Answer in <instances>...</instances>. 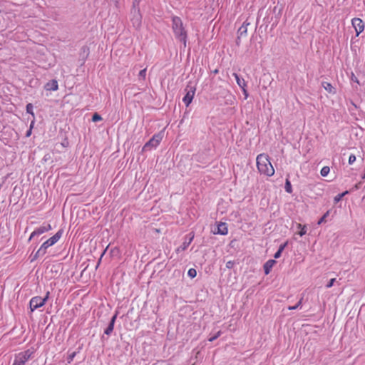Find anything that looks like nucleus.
Instances as JSON below:
<instances>
[{
  "label": "nucleus",
  "instance_id": "obj_1",
  "mask_svg": "<svg viewBox=\"0 0 365 365\" xmlns=\"http://www.w3.org/2000/svg\"><path fill=\"white\" fill-rule=\"evenodd\" d=\"M172 29L175 38L181 42L183 47L185 48L187 46V33L180 17L176 16L172 17Z\"/></svg>",
  "mask_w": 365,
  "mask_h": 365
},
{
  "label": "nucleus",
  "instance_id": "obj_2",
  "mask_svg": "<svg viewBox=\"0 0 365 365\" xmlns=\"http://www.w3.org/2000/svg\"><path fill=\"white\" fill-rule=\"evenodd\" d=\"M257 167L261 174H264L267 176H272L274 173V170L269 161V156L264 153L257 155Z\"/></svg>",
  "mask_w": 365,
  "mask_h": 365
},
{
  "label": "nucleus",
  "instance_id": "obj_3",
  "mask_svg": "<svg viewBox=\"0 0 365 365\" xmlns=\"http://www.w3.org/2000/svg\"><path fill=\"white\" fill-rule=\"evenodd\" d=\"M282 6L279 5H275L272 10H270V13H272L274 16L269 17V14H267L266 17L264 18V21L266 24L271 23L272 29L275 27L279 21V19L282 16Z\"/></svg>",
  "mask_w": 365,
  "mask_h": 365
},
{
  "label": "nucleus",
  "instance_id": "obj_4",
  "mask_svg": "<svg viewBox=\"0 0 365 365\" xmlns=\"http://www.w3.org/2000/svg\"><path fill=\"white\" fill-rule=\"evenodd\" d=\"M49 294L50 292L48 291L44 297H41L39 296L32 297L29 302V307L31 312H33L36 309L42 307L43 305H45V304L46 303L49 298Z\"/></svg>",
  "mask_w": 365,
  "mask_h": 365
},
{
  "label": "nucleus",
  "instance_id": "obj_5",
  "mask_svg": "<svg viewBox=\"0 0 365 365\" xmlns=\"http://www.w3.org/2000/svg\"><path fill=\"white\" fill-rule=\"evenodd\" d=\"M163 135L164 134L163 131L153 135V137L143 145L142 152L148 151L153 148H156L163 140Z\"/></svg>",
  "mask_w": 365,
  "mask_h": 365
},
{
  "label": "nucleus",
  "instance_id": "obj_6",
  "mask_svg": "<svg viewBox=\"0 0 365 365\" xmlns=\"http://www.w3.org/2000/svg\"><path fill=\"white\" fill-rule=\"evenodd\" d=\"M195 86H192L191 82H189L185 89L186 93L182 98V101L187 107L189 106L190 104L192 103L195 93Z\"/></svg>",
  "mask_w": 365,
  "mask_h": 365
},
{
  "label": "nucleus",
  "instance_id": "obj_7",
  "mask_svg": "<svg viewBox=\"0 0 365 365\" xmlns=\"http://www.w3.org/2000/svg\"><path fill=\"white\" fill-rule=\"evenodd\" d=\"M52 229L49 223L44 222L41 227L36 228L30 235L28 241L30 242L34 237L43 234Z\"/></svg>",
  "mask_w": 365,
  "mask_h": 365
},
{
  "label": "nucleus",
  "instance_id": "obj_8",
  "mask_svg": "<svg viewBox=\"0 0 365 365\" xmlns=\"http://www.w3.org/2000/svg\"><path fill=\"white\" fill-rule=\"evenodd\" d=\"M351 24L356 31V36H358L364 30V23L359 18H354L351 20Z\"/></svg>",
  "mask_w": 365,
  "mask_h": 365
},
{
  "label": "nucleus",
  "instance_id": "obj_9",
  "mask_svg": "<svg viewBox=\"0 0 365 365\" xmlns=\"http://www.w3.org/2000/svg\"><path fill=\"white\" fill-rule=\"evenodd\" d=\"M227 232H228V229H227V223L222 222H220L217 224V230L214 231L215 234H218V235H226L227 234Z\"/></svg>",
  "mask_w": 365,
  "mask_h": 365
},
{
  "label": "nucleus",
  "instance_id": "obj_10",
  "mask_svg": "<svg viewBox=\"0 0 365 365\" xmlns=\"http://www.w3.org/2000/svg\"><path fill=\"white\" fill-rule=\"evenodd\" d=\"M63 229H60L53 236L48 239L46 242L50 245L52 246L56 244L59 239L63 235Z\"/></svg>",
  "mask_w": 365,
  "mask_h": 365
},
{
  "label": "nucleus",
  "instance_id": "obj_11",
  "mask_svg": "<svg viewBox=\"0 0 365 365\" xmlns=\"http://www.w3.org/2000/svg\"><path fill=\"white\" fill-rule=\"evenodd\" d=\"M33 354V351L27 349L24 351L19 353L16 354V356L20 358V360H22L24 363H26L31 357Z\"/></svg>",
  "mask_w": 365,
  "mask_h": 365
},
{
  "label": "nucleus",
  "instance_id": "obj_12",
  "mask_svg": "<svg viewBox=\"0 0 365 365\" xmlns=\"http://www.w3.org/2000/svg\"><path fill=\"white\" fill-rule=\"evenodd\" d=\"M277 263V261L274 260V259H269L268 261H267L264 265H263V269H264V274L266 275L269 274L273 267V266Z\"/></svg>",
  "mask_w": 365,
  "mask_h": 365
},
{
  "label": "nucleus",
  "instance_id": "obj_13",
  "mask_svg": "<svg viewBox=\"0 0 365 365\" xmlns=\"http://www.w3.org/2000/svg\"><path fill=\"white\" fill-rule=\"evenodd\" d=\"M46 91H57L58 88V84L56 79L49 81L44 86Z\"/></svg>",
  "mask_w": 365,
  "mask_h": 365
},
{
  "label": "nucleus",
  "instance_id": "obj_14",
  "mask_svg": "<svg viewBox=\"0 0 365 365\" xmlns=\"http://www.w3.org/2000/svg\"><path fill=\"white\" fill-rule=\"evenodd\" d=\"M250 25V23L247 21H245L242 25L239 28L237 31V35L240 36H246L247 33V26Z\"/></svg>",
  "mask_w": 365,
  "mask_h": 365
},
{
  "label": "nucleus",
  "instance_id": "obj_15",
  "mask_svg": "<svg viewBox=\"0 0 365 365\" xmlns=\"http://www.w3.org/2000/svg\"><path fill=\"white\" fill-rule=\"evenodd\" d=\"M322 86L329 93H336V88L330 83L324 81L322 83Z\"/></svg>",
  "mask_w": 365,
  "mask_h": 365
},
{
  "label": "nucleus",
  "instance_id": "obj_16",
  "mask_svg": "<svg viewBox=\"0 0 365 365\" xmlns=\"http://www.w3.org/2000/svg\"><path fill=\"white\" fill-rule=\"evenodd\" d=\"M233 76L235 77V80H236V82L237 83V85L241 88H244V87H247V83L246 81L242 78H241L237 73H234L233 74Z\"/></svg>",
  "mask_w": 365,
  "mask_h": 365
},
{
  "label": "nucleus",
  "instance_id": "obj_17",
  "mask_svg": "<svg viewBox=\"0 0 365 365\" xmlns=\"http://www.w3.org/2000/svg\"><path fill=\"white\" fill-rule=\"evenodd\" d=\"M189 235L190 236L188 239V241H185L182 245L177 250L178 251L181 248L182 250H185L187 248L189 245L192 242L193 238H194V234L192 232L190 233Z\"/></svg>",
  "mask_w": 365,
  "mask_h": 365
},
{
  "label": "nucleus",
  "instance_id": "obj_18",
  "mask_svg": "<svg viewBox=\"0 0 365 365\" xmlns=\"http://www.w3.org/2000/svg\"><path fill=\"white\" fill-rule=\"evenodd\" d=\"M350 192L349 190H345L344 192H341V193H339L337 195H336L334 198V202L335 204H336L337 202H339V201L341 200V199L346 195H348L349 193Z\"/></svg>",
  "mask_w": 365,
  "mask_h": 365
},
{
  "label": "nucleus",
  "instance_id": "obj_19",
  "mask_svg": "<svg viewBox=\"0 0 365 365\" xmlns=\"http://www.w3.org/2000/svg\"><path fill=\"white\" fill-rule=\"evenodd\" d=\"M81 348H82L81 346H79L78 348V351H73V352H72V353H71V354H69L68 355L67 359H66L68 364H71L72 362V361L73 360L74 357L76 356V354L78 353H79V351L81 349Z\"/></svg>",
  "mask_w": 365,
  "mask_h": 365
},
{
  "label": "nucleus",
  "instance_id": "obj_20",
  "mask_svg": "<svg viewBox=\"0 0 365 365\" xmlns=\"http://www.w3.org/2000/svg\"><path fill=\"white\" fill-rule=\"evenodd\" d=\"M41 256H43V254L39 250H38L36 253H32L31 255H30V259H31V262L35 261L36 259H37L39 257H41Z\"/></svg>",
  "mask_w": 365,
  "mask_h": 365
},
{
  "label": "nucleus",
  "instance_id": "obj_21",
  "mask_svg": "<svg viewBox=\"0 0 365 365\" xmlns=\"http://www.w3.org/2000/svg\"><path fill=\"white\" fill-rule=\"evenodd\" d=\"M284 189L287 193L291 194L292 192V184L288 178H287L285 180Z\"/></svg>",
  "mask_w": 365,
  "mask_h": 365
},
{
  "label": "nucleus",
  "instance_id": "obj_22",
  "mask_svg": "<svg viewBox=\"0 0 365 365\" xmlns=\"http://www.w3.org/2000/svg\"><path fill=\"white\" fill-rule=\"evenodd\" d=\"M113 329L114 324H113V322H109L108 327L104 330V334L109 336L113 332Z\"/></svg>",
  "mask_w": 365,
  "mask_h": 365
},
{
  "label": "nucleus",
  "instance_id": "obj_23",
  "mask_svg": "<svg viewBox=\"0 0 365 365\" xmlns=\"http://www.w3.org/2000/svg\"><path fill=\"white\" fill-rule=\"evenodd\" d=\"M33 109H34V106L32 103H29L26 106V113H29V114H31L33 117V118H34V113L33 111Z\"/></svg>",
  "mask_w": 365,
  "mask_h": 365
},
{
  "label": "nucleus",
  "instance_id": "obj_24",
  "mask_svg": "<svg viewBox=\"0 0 365 365\" xmlns=\"http://www.w3.org/2000/svg\"><path fill=\"white\" fill-rule=\"evenodd\" d=\"M297 228L300 229V230L298 232V234L300 236H303V235H304L307 233V226L306 225H302L301 224H297Z\"/></svg>",
  "mask_w": 365,
  "mask_h": 365
},
{
  "label": "nucleus",
  "instance_id": "obj_25",
  "mask_svg": "<svg viewBox=\"0 0 365 365\" xmlns=\"http://www.w3.org/2000/svg\"><path fill=\"white\" fill-rule=\"evenodd\" d=\"M51 247L46 241L41 245L40 248L38 249L43 255L46 253L47 249Z\"/></svg>",
  "mask_w": 365,
  "mask_h": 365
},
{
  "label": "nucleus",
  "instance_id": "obj_26",
  "mask_svg": "<svg viewBox=\"0 0 365 365\" xmlns=\"http://www.w3.org/2000/svg\"><path fill=\"white\" fill-rule=\"evenodd\" d=\"M330 171V168L328 166H324L322 168L320 171V174L323 177H326Z\"/></svg>",
  "mask_w": 365,
  "mask_h": 365
},
{
  "label": "nucleus",
  "instance_id": "obj_27",
  "mask_svg": "<svg viewBox=\"0 0 365 365\" xmlns=\"http://www.w3.org/2000/svg\"><path fill=\"white\" fill-rule=\"evenodd\" d=\"M102 120V117L98 113H94L92 115V121L93 122H98Z\"/></svg>",
  "mask_w": 365,
  "mask_h": 365
},
{
  "label": "nucleus",
  "instance_id": "obj_28",
  "mask_svg": "<svg viewBox=\"0 0 365 365\" xmlns=\"http://www.w3.org/2000/svg\"><path fill=\"white\" fill-rule=\"evenodd\" d=\"M187 275L192 279L195 278L197 275L196 269L194 268H190L187 272Z\"/></svg>",
  "mask_w": 365,
  "mask_h": 365
},
{
  "label": "nucleus",
  "instance_id": "obj_29",
  "mask_svg": "<svg viewBox=\"0 0 365 365\" xmlns=\"http://www.w3.org/2000/svg\"><path fill=\"white\" fill-rule=\"evenodd\" d=\"M329 215V211H327L323 215L322 217L318 221V225H320L323 222H326V219L327 217Z\"/></svg>",
  "mask_w": 365,
  "mask_h": 365
},
{
  "label": "nucleus",
  "instance_id": "obj_30",
  "mask_svg": "<svg viewBox=\"0 0 365 365\" xmlns=\"http://www.w3.org/2000/svg\"><path fill=\"white\" fill-rule=\"evenodd\" d=\"M24 364H25V363L22 360H20V358L16 355L12 365H24Z\"/></svg>",
  "mask_w": 365,
  "mask_h": 365
},
{
  "label": "nucleus",
  "instance_id": "obj_31",
  "mask_svg": "<svg viewBox=\"0 0 365 365\" xmlns=\"http://www.w3.org/2000/svg\"><path fill=\"white\" fill-rule=\"evenodd\" d=\"M302 304V298L299 299V301L294 305V306H289L288 307V309L289 310H295L297 309L299 307H300Z\"/></svg>",
  "mask_w": 365,
  "mask_h": 365
},
{
  "label": "nucleus",
  "instance_id": "obj_32",
  "mask_svg": "<svg viewBox=\"0 0 365 365\" xmlns=\"http://www.w3.org/2000/svg\"><path fill=\"white\" fill-rule=\"evenodd\" d=\"M222 334V331H218L215 334H214L212 336L210 337L208 339V341H215V339H217L219 336H220Z\"/></svg>",
  "mask_w": 365,
  "mask_h": 365
},
{
  "label": "nucleus",
  "instance_id": "obj_33",
  "mask_svg": "<svg viewBox=\"0 0 365 365\" xmlns=\"http://www.w3.org/2000/svg\"><path fill=\"white\" fill-rule=\"evenodd\" d=\"M34 124V120H33L31 123L29 129L26 133V137H29L31 135Z\"/></svg>",
  "mask_w": 365,
  "mask_h": 365
},
{
  "label": "nucleus",
  "instance_id": "obj_34",
  "mask_svg": "<svg viewBox=\"0 0 365 365\" xmlns=\"http://www.w3.org/2000/svg\"><path fill=\"white\" fill-rule=\"evenodd\" d=\"M336 282V279H335V278H332V279H331L328 282V283L327 284L326 287H327V288H330V287H331L334 285V282Z\"/></svg>",
  "mask_w": 365,
  "mask_h": 365
},
{
  "label": "nucleus",
  "instance_id": "obj_35",
  "mask_svg": "<svg viewBox=\"0 0 365 365\" xmlns=\"http://www.w3.org/2000/svg\"><path fill=\"white\" fill-rule=\"evenodd\" d=\"M356 160V156L354 154H351L349 158V164L351 165L355 162Z\"/></svg>",
  "mask_w": 365,
  "mask_h": 365
},
{
  "label": "nucleus",
  "instance_id": "obj_36",
  "mask_svg": "<svg viewBox=\"0 0 365 365\" xmlns=\"http://www.w3.org/2000/svg\"><path fill=\"white\" fill-rule=\"evenodd\" d=\"M235 264V261H228L226 263V267L227 269H232V268H233Z\"/></svg>",
  "mask_w": 365,
  "mask_h": 365
},
{
  "label": "nucleus",
  "instance_id": "obj_37",
  "mask_svg": "<svg viewBox=\"0 0 365 365\" xmlns=\"http://www.w3.org/2000/svg\"><path fill=\"white\" fill-rule=\"evenodd\" d=\"M146 76V68H144L139 72V76L142 78L143 80L145 78Z\"/></svg>",
  "mask_w": 365,
  "mask_h": 365
},
{
  "label": "nucleus",
  "instance_id": "obj_38",
  "mask_svg": "<svg viewBox=\"0 0 365 365\" xmlns=\"http://www.w3.org/2000/svg\"><path fill=\"white\" fill-rule=\"evenodd\" d=\"M51 160V155L50 153H47V154H46L43 156V158L42 159V161L46 163V162H47L48 160Z\"/></svg>",
  "mask_w": 365,
  "mask_h": 365
},
{
  "label": "nucleus",
  "instance_id": "obj_39",
  "mask_svg": "<svg viewBox=\"0 0 365 365\" xmlns=\"http://www.w3.org/2000/svg\"><path fill=\"white\" fill-rule=\"evenodd\" d=\"M362 185V182H359L358 183H356L352 188L351 190H349L350 192L353 191V190H359L361 188V186Z\"/></svg>",
  "mask_w": 365,
  "mask_h": 365
},
{
  "label": "nucleus",
  "instance_id": "obj_40",
  "mask_svg": "<svg viewBox=\"0 0 365 365\" xmlns=\"http://www.w3.org/2000/svg\"><path fill=\"white\" fill-rule=\"evenodd\" d=\"M287 245H288V242L281 244L278 248V250L279 252H282L284 251V250L285 249V247L287 246Z\"/></svg>",
  "mask_w": 365,
  "mask_h": 365
},
{
  "label": "nucleus",
  "instance_id": "obj_41",
  "mask_svg": "<svg viewBox=\"0 0 365 365\" xmlns=\"http://www.w3.org/2000/svg\"><path fill=\"white\" fill-rule=\"evenodd\" d=\"M118 312H116L115 314L111 317L109 322H113V324L115 325L117 317H118Z\"/></svg>",
  "mask_w": 365,
  "mask_h": 365
},
{
  "label": "nucleus",
  "instance_id": "obj_42",
  "mask_svg": "<svg viewBox=\"0 0 365 365\" xmlns=\"http://www.w3.org/2000/svg\"><path fill=\"white\" fill-rule=\"evenodd\" d=\"M351 80L353 82H355V83H357L358 84H359V81L357 77L353 73H351Z\"/></svg>",
  "mask_w": 365,
  "mask_h": 365
},
{
  "label": "nucleus",
  "instance_id": "obj_43",
  "mask_svg": "<svg viewBox=\"0 0 365 365\" xmlns=\"http://www.w3.org/2000/svg\"><path fill=\"white\" fill-rule=\"evenodd\" d=\"M242 90L243 94L245 96V99H247L249 96V93H248L247 90L246 89V87L242 88Z\"/></svg>",
  "mask_w": 365,
  "mask_h": 365
},
{
  "label": "nucleus",
  "instance_id": "obj_44",
  "mask_svg": "<svg viewBox=\"0 0 365 365\" xmlns=\"http://www.w3.org/2000/svg\"><path fill=\"white\" fill-rule=\"evenodd\" d=\"M135 21L133 24L137 23V24H138V26H140V24H141V16H139L136 17V18L135 19Z\"/></svg>",
  "mask_w": 365,
  "mask_h": 365
},
{
  "label": "nucleus",
  "instance_id": "obj_45",
  "mask_svg": "<svg viewBox=\"0 0 365 365\" xmlns=\"http://www.w3.org/2000/svg\"><path fill=\"white\" fill-rule=\"evenodd\" d=\"M282 252H279V251L277 250V252L274 253V257L275 259H278V258H279V257H281V255H282Z\"/></svg>",
  "mask_w": 365,
  "mask_h": 365
},
{
  "label": "nucleus",
  "instance_id": "obj_46",
  "mask_svg": "<svg viewBox=\"0 0 365 365\" xmlns=\"http://www.w3.org/2000/svg\"><path fill=\"white\" fill-rule=\"evenodd\" d=\"M241 37H242V36H240V35H237V38H236V44H237V46H240V43H241Z\"/></svg>",
  "mask_w": 365,
  "mask_h": 365
},
{
  "label": "nucleus",
  "instance_id": "obj_47",
  "mask_svg": "<svg viewBox=\"0 0 365 365\" xmlns=\"http://www.w3.org/2000/svg\"><path fill=\"white\" fill-rule=\"evenodd\" d=\"M262 11H263L262 9H259V11H258V16H257V24L259 21V16L262 14Z\"/></svg>",
  "mask_w": 365,
  "mask_h": 365
},
{
  "label": "nucleus",
  "instance_id": "obj_48",
  "mask_svg": "<svg viewBox=\"0 0 365 365\" xmlns=\"http://www.w3.org/2000/svg\"><path fill=\"white\" fill-rule=\"evenodd\" d=\"M139 3L140 1H135V0H133V6L135 7L136 6H138Z\"/></svg>",
  "mask_w": 365,
  "mask_h": 365
},
{
  "label": "nucleus",
  "instance_id": "obj_49",
  "mask_svg": "<svg viewBox=\"0 0 365 365\" xmlns=\"http://www.w3.org/2000/svg\"><path fill=\"white\" fill-rule=\"evenodd\" d=\"M213 73H214L215 74H217V73H219V70H218V69H215V71H213Z\"/></svg>",
  "mask_w": 365,
  "mask_h": 365
},
{
  "label": "nucleus",
  "instance_id": "obj_50",
  "mask_svg": "<svg viewBox=\"0 0 365 365\" xmlns=\"http://www.w3.org/2000/svg\"><path fill=\"white\" fill-rule=\"evenodd\" d=\"M140 0H135V1H140Z\"/></svg>",
  "mask_w": 365,
  "mask_h": 365
}]
</instances>
